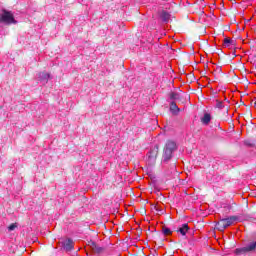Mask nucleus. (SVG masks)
<instances>
[{
	"label": "nucleus",
	"instance_id": "nucleus-1",
	"mask_svg": "<svg viewBox=\"0 0 256 256\" xmlns=\"http://www.w3.org/2000/svg\"><path fill=\"white\" fill-rule=\"evenodd\" d=\"M177 151V143L172 140H168L164 146L163 150V161L164 163H168V161H171L173 159V153Z\"/></svg>",
	"mask_w": 256,
	"mask_h": 256
},
{
	"label": "nucleus",
	"instance_id": "nucleus-2",
	"mask_svg": "<svg viewBox=\"0 0 256 256\" xmlns=\"http://www.w3.org/2000/svg\"><path fill=\"white\" fill-rule=\"evenodd\" d=\"M0 23H4V25H17V20H15V17L11 11L2 10Z\"/></svg>",
	"mask_w": 256,
	"mask_h": 256
},
{
	"label": "nucleus",
	"instance_id": "nucleus-3",
	"mask_svg": "<svg viewBox=\"0 0 256 256\" xmlns=\"http://www.w3.org/2000/svg\"><path fill=\"white\" fill-rule=\"evenodd\" d=\"M235 221H237V216H230L220 219V221L217 223L219 231H225V229H227V227H231Z\"/></svg>",
	"mask_w": 256,
	"mask_h": 256
},
{
	"label": "nucleus",
	"instance_id": "nucleus-4",
	"mask_svg": "<svg viewBox=\"0 0 256 256\" xmlns=\"http://www.w3.org/2000/svg\"><path fill=\"white\" fill-rule=\"evenodd\" d=\"M49 79H51V74L47 72L38 73V81H40V83H42L43 85L47 84L49 82Z\"/></svg>",
	"mask_w": 256,
	"mask_h": 256
},
{
	"label": "nucleus",
	"instance_id": "nucleus-5",
	"mask_svg": "<svg viewBox=\"0 0 256 256\" xmlns=\"http://www.w3.org/2000/svg\"><path fill=\"white\" fill-rule=\"evenodd\" d=\"M64 251H73V240L68 238L62 242Z\"/></svg>",
	"mask_w": 256,
	"mask_h": 256
},
{
	"label": "nucleus",
	"instance_id": "nucleus-6",
	"mask_svg": "<svg viewBox=\"0 0 256 256\" xmlns=\"http://www.w3.org/2000/svg\"><path fill=\"white\" fill-rule=\"evenodd\" d=\"M160 19H161V21H163V23H169V19H171V14H169V12L163 10L160 13Z\"/></svg>",
	"mask_w": 256,
	"mask_h": 256
},
{
	"label": "nucleus",
	"instance_id": "nucleus-7",
	"mask_svg": "<svg viewBox=\"0 0 256 256\" xmlns=\"http://www.w3.org/2000/svg\"><path fill=\"white\" fill-rule=\"evenodd\" d=\"M170 111L171 113H173V115H179L181 109L179 108V106H177V103H175V101H172L170 103Z\"/></svg>",
	"mask_w": 256,
	"mask_h": 256
},
{
	"label": "nucleus",
	"instance_id": "nucleus-8",
	"mask_svg": "<svg viewBox=\"0 0 256 256\" xmlns=\"http://www.w3.org/2000/svg\"><path fill=\"white\" fill-rule=\"evenodd\" d=\"M202 125H209L211 123V114L205 112L203 117L201 118Z\"/></svg>",
	"mask_w": 256,
	"mask_h": 256
},
{
	"label": "nucleus",
	"instance_id": "nucleus-9",
	"mask_svg": "<svg viewBox=\"0 0 256 256\" xmlns=\"http://www.w3.org/2000/svg\"><path fill=\"white\" fill-rule=\"evenodd\" d=\"M187 231H189V224L187 223L182 224V226L177 229V232L183 236L187 235Z\"/></svg>",
	"mask_w": 256,
	"mask_h": 256
},
{
	"label": "nucleus",
	"instance_id": "nucleus-10",
	"mask_svg": "<svg viewBox=\"0 0 256 256\" xmlns=\"http://www.w3.org/2000/svg\"><path fill=\"white\" fill-rule=\"evenodd\" d=\"M159 148H156V150H151L148 153V159L149 161H155L157 159V154H158Z\"/></svg>",
	"mask_w": 256,
	"mask_h": 256
},
{
	"label": "nucleus",
	"instance_id": "nucleus-11",
	"mask_svg": "<svg viewBox=\"0 0 256 256\" xmlns=\"http://www.w3.org/2000/svg\"><path fill=\"white\" fill-rule=\"evenodd\" d=\"M170 99H171L172 101H177V100H179V99H180L179 93H177V92H172V93L170 94Z\"/></svg>",
	"mask_w": 256,
	"mask_h": 256
},
{
	"label": "nucleus",
	"instance_id": "nucleus-12",
	"mask_svg": "<svg viewBox=\"0 0 256 256\" xmlns=\"http://www.w3.org/2000/svg\"><path fill=\"white\" fill-rule=\"evenodd\" d=\"M224 45H225V47H231V45H233V40H231L229 38H225Z\"/></svg>",
	"mask_w": 256,
	"mask_h": 256
},
{
	"label": "nucleus",
	"instance_id": "nucleus-13",
	"mask_svg": "<svg viewBox=\"0 0 256 256\" xmlns=\"http://www.w3.org/2000/svg\"><path fill=\"white\" fill-rule=\"evenodd\" d=\"M92 251H95L96 253H101L103 252V247L96 244V247H94Z\"/></svg>",
	"mask_w": 256,
	"mask_h": 256
},
{
	"label": "nucleus",
	"instance_id": "nucleus-14",
	"mask_svg": "<svg viewBox=\"0 0 256 256\" xmlns=\"http://www.w3.org/2000/svg\"><path fill=\"white\" fill-rule=\"evenodd\" d=\"M162 231H163V235H171V229H169V228H166V227H164L163 229H162Z\"/></svg>",
	"mask_w": 256,
	"mask_h": 256
},
{
	"label": "nucleus",
	"instance_id": "nucleus-15",
	"mask_svg": "<svg viewBox=\"0 0 256 256\" xmlns=\"http://www.w3.org/2000/svg\"><path fill=\"white\" fill-rule=\"evenodd\" d=\"M216 107H217V109H223V107H225V105H223V102L216 100Z\"/></svg>",
	"mask_w": 256,
	"mask_h": 256
},
{
	"label": "nucleus",
	"instance_id": "nucleus-16",
	"mask_svg": "<svg viewBox=\"0 0 256 256\" xmlns=\"http://www.w3.org/2000/svg\"><path fill=\"white\" fill-rule=\"evenodd\" d=\"M15 229H17V223H12L8 226V231H15Z\"/></svg>",
	"mask_w": 256,
	"mask_h": 256
},
{
	"label": "nucleus",
	"instance_id": "nucleus-17",
	"mask_svg": "<svg viewBox=\"0 0 256 256\" xmlns=\"http://www.w3.org/2000/svg\"><path fill=\"white\" fill-rule=\"evenodd\" d=\"M88 245H89V247H90V248L92 249V251H93V248L96 247L97 243H96L95 241H93V240H90V241L88 242Z\"/></svg>",
	"mask_w": 256,
	"mask_h": 256
}]
</instances>
